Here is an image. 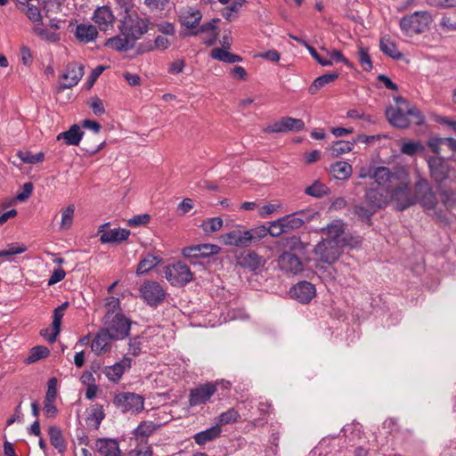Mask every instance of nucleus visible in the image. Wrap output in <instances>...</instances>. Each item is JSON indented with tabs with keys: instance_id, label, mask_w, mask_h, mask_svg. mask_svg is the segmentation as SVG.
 <instances>
[{
	"instance_id": "aec40b11",
	"label": "nucleus",
	"mask_w": 456,
	"mask_h": 456,
	"mask_svg": "<svg viewBox=\"0 0 456 456\" xmlns=\"http://www.w3.org/2000/svg\"><path fill=\"white\" fill-rule=\"evenodd\" d=\"M132 359L125 355L121 361L104 367L103 374L112 382H118L124 372L131 368Z\"/></svg>"
},
{
	"instance_id": "39448f33",
	"label": "nucleus",
	"mask_w": 456,
	"mask_h": 456,
	"mask_svg": "<svg viewBox=\"0 0 456 456\" xmlns=\"http://www.w3.org/2000/svg\"><path fill=\"white\" fill-rule=\"evenodd\" d=\"M113 403L123 413L137 414L144 408V398L135 393L122 392L115 396Z\"/></svg>"
},
{
	"instance_id": "5701e85b",
	"label": "nucleus",
	"mask_w": 456,
	"mask_h": 456,
	"mask_svg": "<svg viewBox=\"0 0 456 456\" xmlns=\"http://www.w3.org/2000/svg\"><path fill=\"white\" fill-rule=\"evenodd\" d=\"M278 264L281 269L287 273H297L303 269L301 260L290 252H283L279 256Z\"/></svg>"
},
{
	"instance_id": "c85d7f7f",
	"label": "nucleus",
	"mask_w": 456,
	"mask_h": 456,
	"mask_svg": "<svg viewBox=\"0 0 456 456\" xmlns=\"http://www.w3.org/2000/svg\"><path fill=\"white\" fill-rule=\"evenodd\" d=\"M84 133L78 125H72L70 128L57 135V140H63L67 145L77 146L82 140Z\"/></svg>"
},
{
	"instance_id": "f8f14e48",
	"label": "nucleus",
	"mask_w": 456,
	"mask_h": 456,
	"mask_svg": "<svg viewBox=\"0 0 456 456\" xmlns=\"http://www.w3.org/2000/svg\"><path fill=\"white\" fill-rule=\"evenodd\" d=\"M305 129V122L300 118L283 117L280 120L266 126L263 132L268 134L299 132Z\"/></svg>"
},
{
	"instance_id": "f257e3e1",
	"label": "nucleus",
	"mask_w": 456,
	"mask_h": 456,
	"mask_svg": "<svg viewBox=\"0 0 456 456\" xmlns=\"http://www.w3.org/2000/svg\"><path fill=\"white\" fill-rule=\"evenodd\" d=\"M395 102V106H389L386 110V117L392 126L398 128H407L411 122L416 125L424 123L425 118L418 108L410 105L402 97H397Z\"/></svg>"
},
{
	"instance_id": "de8ad7c7",
	"label": "nucleus",
	"mask_w": 456,
	"mask_h": 456,
	"mask_svg": "<svg viewBox=\"0 0 456 456\" xmlns=\"http://www.w3.org/2000/svg\"><path fill=\"white\" fill-rule=\"evenodd\" d=\"M43 17L50 18L52 13H58L61 11V4L56 0H39Z\"/></svg>"
},
{
	"instance_id": "20e7f679",
	"label": "nucleus",
	"mask_w": 456,
	"mask_h": 456,
	"mask_svg": "<svg viewBox=\"0 0 456 456\" xmlns=\"http://www.w3.org/2000/svg\"><path fill=\"white\" fill-rule=\"evenodd\" d=\"M147 29V23L136 12L124 15L119 26L120 32L130 37L134 42L145 34Z\"/></svg>"
},
{
	"instance_id": "052dcab7",
	"label": "nucleus",
	"mask_w": 456,
	"mask_h": 456,
	"mask_svg": "<svg viewBox=\"0 0 456 456\" xmlns=\"http://www.w3.org/2000/svg\"><path fill=\"white\" fill-rule=\"evenodd\" d=\"M352 213L354 216H358L362 221L366 222H369L371 216L373 215V211H370V209L360 205H355L352 209Z\"/></svg>"
},
{
	"instance_id": "774afa93",
	"label": "nucleus",
	"mask_w": 456,
	"mask_h": 456,
	"mask_svg": "<svg viewBox=\"0 0 456 456\" xmlns=\"http://www.w3.org/2000/svg\"><path fill=\"white\" fill-rule=\"evenodd\" d=\"M307 50L311 56L322 66L328 67L332 65V61L330 59H326L321 57V55L317 53V51L311 45H307Z\"/></svg>"
},
{
	"instance_id": "a878e982",
	"label": "nucleus",
	"mask_w": 456,
	"mask_h": 456,
	"mask_svg": "<svg viewBox=\"0 0 456 456\" xmlns=\"http://www.w3.org/2000/svg\"><path fill=\"white\" fill-rule=\"evenodd\" d=\"M95 445L102 456H121L118 443L115 439L99 438Z\"/></svg>"
},
{
	"instance_id": "58836bf2",
	"label": "nucleus",
	"mask_w": 456,
	"mask_h": 456,
	"mask_svg": "<svg viewBox=\"0 0 456 456\" xmlns=\"http://www.w3.org/2000/svg\"><path fill=\"white\" fill-rule=\"evenodd\" d=\"M354 141L339 140L335 142L334 144L329 148V151L333 158H337L342 154L350 152L354 149Z\"/></svg>"
},
{
	"instance_id": "5fc2aeb1",
	"label": "nucleus",
	"mask_w": 456,
	"mask_h": 456,
	"mask_svg": "<svg viewBox=\"0 0 456 456\" xmlns=\"http://www.w3.org/2000/svg\"><path fill=\"white\" fill-rule=\"evenodd\" d=\"M283 219L278 218L274 221L269 223V226H266V230L268 231V234L273 237H279L282 233H287L285 226H283Z\"/></svg>"
},
{
	"instance_id": "a211bd4d",
	"label": "nucleus",
	"mask_w": 456,
	"mask_h": 456,
	"mask_svg": "<svg viewBox=\"0 0 456 456\" xmlns=\"http://www.w3.org/2000/svg\"><path fill=\"white\" fill-rule=\"evenodd\" d=\"M236 264L242 268L256 271L265 265V260L255 251L244 250L236 256Z\"/></svg>"
},
{
	"instance_id": "cd10ccee",
	"label": "nucleus",
	"mask_w": 456,
	"mask_h": 456,
	"mask_svg": "<svg viewBox=\"0 0 456 456\" xmlns=\"http://www.w3.org/2000/svg\"><path fill=\"white\" fill-rule=\"evenodd\" d=\"M202 15L199 10L188 7L181 12V23L188 28H195L199 25Z\"/></svg>"
},
{
	"instance_id": "4c0bfd02",
	"label": "nucleus",
	"mask_w": 456,
	"mask_h": 456,
	"mask_svg": "<svg viewBox=\"0 0 456 456\" xmlns=\"http://www.w3.org/2000/svg\"><path fill=\"white\" fill-rule=\"evenodd\" d=\"M48 435L51 444L57 449L59 452H63L66 450V444L61 429L54 426L50 427L48 429Z\"/></svg>"
},
{
	"instance_id": "4468645a",
	"label": "nucleus",
	"mask_w": 456,
	"mask_h": 456,
	"mask_svg": "<svg viewBox=\"0 0 456 456\" xmlns=\"http://www.w3.org/2000/svg\"><path fill=\"white\" fill-rule=\"evenodd\" d=\"M220 247L215 244H199L183 248V256L190 259L191 265H195L194 259L205 258L217 254Z\"/></svg>"
},
{
	"instance_id": "69168bd1",
	"label": "nucleus",
	"mask_w": 456,
	"mask_h": 456,
	"mask_svg": "<svg viewBox=\"0 0 456 456\" xmlns=\"http://www.w3.org/2000/svg\"><path fill=\"white\" fill-rule=\"evenodd\" d=\"M56 384H57V379L55 378H52L49 379L45 401H49V402L55 401L56 396H57Z\"/></svg>"
},
{
	"instance_id": "423d86ee",
	"label": "nucleus",
	"mask_w": 456,
	"mask_h": 456,
	"mask_svg": "<svg viewBox=\"0 0 456 456\" xmlns=\"http://www.w3.org/2000/svg\"><path fill=\"white\" fill-rule=\"evenodd\" d=\"M165 277L172 286L183 287L193 277L189 266L182 262L169 265L165 268Z\"/></svg>"
},
{
	"instance_id": "680f3d73",
	"label": "nucleus",
	"mask_w": 456,
	"mask_h": 456,
	"mask_svg": "<svg viewBox=\"0 0 456 456\" xmlns=\"http://www.w3.org/2000/svg\"><path fill=\"white\" fill-rule=\"evenodd\" d=\"M359 61L364 70L370 71L372 69V62L368 50L363 47L359 49Z\"/></svg>"
},
{
	"instance_id": "f3484780",
	"label": "nucleus",
	"mask_w": 456,
	"mask_h": 456,
	"mask_svg": "<svg viewBox=\"0 0 456 456\" xmlns=\"http://www.w3.org/2000/svg\"><path fill=\"white\" fill-rule=\"evenodd\" d=\"M387 190L385 187H379L371 184L365 193V200L372 208H383L387 203Z\"/></svg>"
},
{
	"instance_id": "6ab92c4d",
	"label": "nucleus",
	"mask_w": 456,
	"mask_h": 456,
	"mask_svg": "<svg viewBox=\"0 0 456 456\" xmlns=\"http://www.w3.org/2000/svg\"><path fill=\"white\" fill-rule=\"evenodd\" d=\"M315 293L314 286L308 281H300L289 290L290 297L303 304L309 303L314 297Z\"/></svg>"
},
{
	"instance_id": "7ed1b4c3",
	"label": "nucleus",
	"mask_w": 456,
	"mask_h": 456,
	"mask_svg": "<svg viewBox=\"0 0 456 456\" xmlns=\"http://www.w3.org/2000/svg\"><path fill=\"white\" fill-rule=\"evenodd\" d=\"M102 322L103 328L112 334L116 340L124 339L129 335L131 321L121 312L106 313Z\"/></svg>"
},
{
	"instance_id": "0eeeda50",
	"label": "nucleus",
	"mask_w": 456,
	"mask_h": 456,
	"mask_svg": "<svg viewBox=\"0 0 456 456\" xmlns=\"http://www.w3.org/2000/svg\"><path fill=\"white\" fill-rule=\"evenodd\" d=\"M414 198L425 210H434L437 205L436 193L428 180L421 177L415 183Z\"/></svg>"
},
{
	"instance_id": "6e6d98bb",
	"label": "nucleus",
	"mask_w": 456,
	"mask_h": 456,
	"mask_svg": "<svg viewBox=\"0 0 456 456\" xmlns=\"http://www.w3.org/2000/svg\"><path fill=\"white\" fill-rule=\"evenodd\" d=\"M443 33L456 31V20L449 15H443L438 24Z\"/></svg>"
},
{
	"instance_id": "c9c22d12",
	"label": "nucleus",
	"mask_w": 456,
	"mask_h": 456,
	"mask_svg": "<svg viewBox=\"0 0 456 456\" xmlns=\"http://www.w3.org/2000/svg\"><path fill=\"white\" fill-rule=\"evenodd\" d=\"M210 56L215 60H218L226 63H235L242 61V58L240 55L232 53L223 48L213 49L211 51Z\"/></svg>"
},
{
	"instance_id": "72a5a7b5",
	"label": "nucleus",
	"mask_w": 456,
	"mask_h": 456,
	"mask_svg": "<svg viewBox=\"0 0 456 456\" xmlns=\"http://www.w3.org/2000/svg\"><path fill=\"white\" fill-rule=\"evenodd\" d=\"M339 74L338 72L329 73L316 77L308 88V93L312 95L316 94L320 89L330 83L334 82Z\"/></svg>"
},
{
	"instance_id": "412c9836",
	"label": "nucleus",
	"mask_w": 456,
	"mask_h": 456,
	"mask_svg": "<svg viewBox=\"0 0 456 456\" xmlns=\"http://www.w3.org/2000/svg\"><path fill=\"white\" fill-rule=\"evenodd\" d=\"M115 340L110 334L103 327L98 331L91 344L92 351L96 354H102L110 351V341Z\"/></svg>"
},
{
	"instance_id": "4be33fe9",
	"label": "nucleus",
	"mask_w": 456,
	"mask_h": 456,
	"mask_svg": "<svg viewBox=\"0 0 456 456\" xmlns=\"http://www.w3.org/2000/svg\"><path fill=\"white\" fill-rule=\"evenodd\" d=\"M93 20L99 26L101 30H107L109 28L113 27L115 16L109 6L103 5L94 11Z\"/></svg>"
},
{
	"instance_id": "f704fd0d",
	"label": "nucleus",
	"mask_w": 456,
	"mask_h": 456,
	"mask_svg": "<svg viewBox=\"0 0 456 456\" xmlns=\"http://www.w3.org/2000/svg\"><path fill=\"white\" fill-rule=\"evenodd\" d=\"M392 177V173L390 172L389 168L386 167H379L373 168L371 178H373L375 181L372 184L379 187H384L387 182L391 181Z\"/></svg>"
},
{
	"instance_id": "ddd939ff",
	"label": "nucleus",
	"mask_w": 456,
	"mask_h": 456,
	"mask_svg": "<svg viewBox=\"0 0 456 456\" xmlns=\"http://www.w3.org/2000/svg\"><path fill=\"white\" fill-rule=\"evenodd\" d=\"M431 178L437 183H441L449 178L451 166L441 156H430L427 159Z\"/></svg>"
},
{
	"instance_id": "c756f323",
	"label": "nucleus",
	"mask_w": 456,
	"mask_h": 456,
	"mask_svg": "<svg viewBox=\"0 0 456 456\" xmlns=\"http://www.w3.org/2000/svg\"><path fill=\"white\" fill-rule=\"evenodd\" d=\"M75 36L78 41L89 43L96 39L98 31L92 24H79L76 28Z\"/></svg>"
},
{
	"instance_id": "bb28decb",
	"label": "nucleus",
	"mask_w": 456,
	"mask_h": 456,
	"mask_svg": "<svg viewBox=\"0 0 456 456\" xmlns=\"http://www.w3.org/2000/svg\"><path fill=\"white\" fill-rule=\"evenodd\" d=\"M247 230H232L223 235L225 245L247 248L249 247Z\"/></svg>"
},
{
	"instance_id": "3c124183",
	"label": "nucleus",
	"mask_w": 456,
	"mask_h": 456,
	"mask_svg": "<svg viewBox=\"0 0 456 456\" xmlns=\"http://www.w3.org/2000/svg\"><path fill=\"white\" fill-rule=\"evenodd\" d=\"M75 207L69 205L61 212V222L60 228L61 230H68L71 227L74 218Z\"/></svg>"
},
{
	"instance_id": "49530a36",
	"label": "nucleus",
	"mask_w": 456,
	"mask_h": 456,
	"mask_svg": "<svg viewBox=\"0 0 456 456\" xmlns=\"http://www.w3.org/2000/svg\"><path fill=\"white\" fill-rule=\"evenodd\" d=\"M249 246L259 242L262 239L268 235L265 225H259L250 230H247Z\"/></svg>"
},
{
	"instance_id": "09e8293b",
	"label": "nucleus",
	"mask_w": 456,
	"mask_h": 456,
	"mask_svg": "<svg viewBox=\"0 0 456 456\" xmlns=\"http://www.w3.org/2000/svg\"><path fill=\"white\" fill-rule=\"evenodd\" d=\"M33 31L36 35H37L40 38L49 41V42H57L60 40V36L56 32H51L48 29L43 28V23L35 24L33 27Z\"/></svg>"
},
{
	"instance_id": "f03ea898",
	"label": "nucleus",
	"mask_w": 456,
	"mask_h": 456,
	"mask_svg": "<svg viewBox=\"0 0 456 456\" xmlns=\"http://www.w3.org/2000/svg\"><path fill=\"white\" fill-rule=\"evenodd\" d=\"M433 17L428 11H417L401 18L399 25L402 32L409 37L419 35L428 30Z\"/></svg>"
},
{
	"instance_id": "a19ab883",
	"label": "nucleus",
	"mask_w": 456,
	"mask_h": 456,
	"mask_svg": "<svg viewBox=\"0 0 456 456\" xmlns=\"http://www.w3.org/2000/svg\"><path fill=\"white\" fill-rule=\"evenodd\" d=\"M380 50L387 56L398 60L402 58V53L397 49L396 45L388 38L382 37L379 42Z\"/></svg>"
},
{
	"instance_id": "c03bdc74",
	"label": "nucleus",
	"mask_w": 456,
	"mask_h": 456,
	"mask_svg": "<svg viewBox=\"0 0 456 456\" xmlns=\"http://www.w3.org/2000/svg\"><path fill=\"white\" fill-rule=\"evenodd\" d=\"M329 191L327 185L317 180L305 189V193L314 198H322L327 195Z\"/></svg>"
},
{
	"instance_id": "6e6552de",
	"label": "nucleus",
	"mask_w": 456,
	"mask_h": 456,
	"mask_svg": "<svg viewBox=\"0 0 456 456\" xmlns=\"http://www.w3.org/2000/svg\"><path fill=\"white\" fill-rule=\"evenodd\" d=\"M344 246L335 240H321L314 248V255L321 262L331 265L339 258Z\"/></svg>"
},
{
	"instance_id": "dca6fc26",
	"label": "nucleus",
	"mask_w": 456,
	"mask_h": 456,
	"mask_svg": "<svg viewBox=\"0 0 456 456\" xmlns=\"http://www.w3.org/2000/svg\"><path fill=\"white\" fill-rule=\"evenodd\" d=\"M84 76V65L77 62H70L67 65L65 72L61 75L64 80L60 85V89L71 88L78 84Z\"/></svg>"
},
{
	"instance_id": "2eb2a0df",
	"label": "nucleus",
	"mask_w": 456,
	"mask_h": 456,
	"mask_svg": "<svg viewBox=\"0 0 456 456\" xmlns=\"http://www.w3.org/2000/svg\"><path fill=\"white\" fill-rule=\"evenodd\" d=\"M391 200L398 211H403L416 203V199L411 195L407 183H402L392 191Z\"/></svg>"
},
{
	"instance_id": "7c9ffc66",
	"label": "nucleus",
	"mask_w": 456,
	"mask_h": 456,
	"mask_svg": "<svg viewBox=\"0 0 456 456\" xmlns=\"http://www.w3.org/2000/svg\"><path fill=\"white\" fill-rule=\"evenodd\" d=\"M134 43L130 37L122 33L117 37L109 38L105 45L116 51H127L134 46Z\"/></svg>"
},
{
	"instance_id": "ea45409f",
	"label": "nucleus",
	"mask_w": 456,
	"mask_h": 456,
	"mask_svg": "<svg viewBox=\"0 0 456 456\" xmlns=\"http://www.w3.org/2000/svg\"><path fill=\"white\" fill-rule=\"evenodd\" d=\"M20 4L23 6L21 9L22 12L34 23V25L42 22L43 12L41 6L38 7L29 3H27L26 4L24 3H20Z\"/></svg>"
},
{
	"instance_id": "2f4dec72",
	"label": "nucleus",
	"mask_w": 456,
	"mask_h": 456,
	"mask_svg": "<svg viewBox=\"0 0 456 456\" xmlns=\"http://www.w3.org/2000/svg\"><path fill=\"white\" fill-rule=\"evenodd\" d=\"M329 171L335 179L346 180L352 175L353 167L346 161H337L330 165Z\"/></svg>"
},
{
	"instance_id": "393cba45",
	"label": "nucleus",
	"mask_w": 456,
	"mask_h": 456,
	"mask_svg": "<svg viewBox=\"0 0 456 456\" xmlns=\"http://www.w3.org/2000/svg\"><path fill=\"white\" fill-rule=\"evenodd\" d=\"M101 233L100 241L105 243H118L126 240L129 235L130 231L123 228H116L110 230H100Z\"/></svg>"
},
{
	"instance_id": "bf43d9fd",
	"label": "nucleus",
	"mask_w": 456,
	"mask_h": 456,
	"mask_svg": "<svg viewBox=\"0 0 456 456\" xmlns=\"http://www.w3.org/2000/svg\"><path fill=\"white\" fill-rule=\"evenodd\" d=\"M105 417L103 409L100 405H94L91 408V412L88 417V420H94L95 428H98L101 422L103 420Z\"/></svg>"
},
{
	"instance_id": "13d9d810",
	"label": "nucleus",
	"mask_w": 456,
	"mask_h": 456,
	"mask_svg": "<svg viewBox=\"0 0 456 456\" xmlns=\"http://www.w3.org/2000/svg\"><path fill=\"white\" fill-rule=\"evenodd\" d=\"M424 147L419 142H403L401 151L403 154L413 156L417 151H423Z\"/></svg>"
},
{
	"instance_id": "603ef678",
	"label": "nucleus",
	"mask_w": 456,
	"mask_h": 456,
	"mask_svg": "<svg viewBox=\"0 0 456 456\" xmlns=\"http://www.w3.org/2000/svg\"><path fill=\"white\" fill-rule=\"evenodd\" d=\"M17 156L20 159L27 164H37L40 163L45 159V154L43 152H38L37 154H32L29 151H19Z\"/></svg>"
},
{
	"instance_id": "473e14b6",
	"label": "nucleus",
	"mask_w": 456,
	"mask_h": 456,
	"mask_svg": "<svg viewBox=\"0 0 456 456\" xmlns=\"http://www.w3.org/2000/svg\"><path fill=\"white\" fill-rule=\"evenodd\" d=\"M222 429L219 425L213 426L204 431L193 436L195 443L199 445H205L207 443L215 440L221 435Z\"/></svg>"
},
{
	"instance_id": "b1692460",
	"label": "nucleus",
	"mask_w": 456,
	"mask_h": 456,
	"mask_svg": "<svg viewBox=\"0 0 456 456\" xmlns=\"http://www.w3.org/2000/svg\"><path fill=\"white\" fill-rule=\"evenodd\" d=\"M281 218L284 220L283 226H285L286 232H289L290 231L301 228L305 222H309L313 218V216L307 212L301 211L298 213L284 216Z\"/></svg>"
},
{
	"instance_id": "e2e57ef3",
	"label": "nucleus",
	"mask_w": 456,
	"mask_h": 456,
	"mask_svg": "<svg viewBox=\"0 0 456 456\" xmlns=\"http://www.w3.org/2000/svg\"><path fill=\"white\" fill-rule=\"evenodd\" d=\"M27 250V247L20 244H10L4 250L0 251V257L21 254Z\"/></svg>"
},
{
	"instance_id": "864d4df0",
	"label": "nucleus",
	"mask_w": 456,
	"mask_h": 456,
	"mask_svg": "<svg viewBox=\"0 0 456 456\" xmlns=\"http://www.w3.org/2000/svg\"><path fill=\"white\" fill-rule=\"evenodd\" d=\"M223 226V220L220 217H212L203 221L201 227L207 233L219 231Z\"/></svg>"
},
{
	"instance_id": "a18cd8bd",
	"label": "nucleus",
	"mask_w": 456,
	"mask_h": 456,
	"mask_svg": "<svg viewBox=\"0 0 456 456\" xmlns=\"http://www.w3.org/2000/svg\"><path fill=\"white\" fill-rule=\"evenodd\" d=\"M245 4L246 0H232V4L224 9L223 17L227 20H233Z\"/></svg>"
},
{
	"instance_id": "338daca9",
	"label": "nucleus",
	"mask_w": 456,
	"mask_h": 456,
	"mask_svg": "<svg viewBox=\"0 0 456 456\" xmlns=\"http://www.w3.org/2000/svg\"><path fill=\"white\" fill-rule=\"evenodd\" d=\"M142 352V341L139 337L130 339L128 344V353L133 356H137Z\"/></svg>"
},
{
	"instance_id": "37998d69",
	"label": "nucleus",
	"mask_w": 456,
	"mask_h": 456,
	"mask_svg": "<svg viewBox=\"0 0 456 456\" xmlns=\"http://www.w3.org/2000/svg\"><path fill=\"white\" fill-rule=\"evenodd\" d=\"M159 427V424L157 425L151 421H142L134 429V435L136 437H148L152 435Z\"/></svg>"
},
{
	"instance_id": "79ce46f5",
	"label": "nucleus",
	"mask_w": 456,
	"mask_h": 456,
	"mask_svg": "<svg viewBox=\"0 0 456 456\" xmlns=\"http://www.w3.org/2000/svg\"><path fill=\"white\" fill-rule=\"evenodd\" d=\"M50 350L45 346H37L30 349L25 362L28 364L34 363L39 360L48 357Z\"/></svg>"
},
{
	"instance_id": "8fccbe9b",
	"label": "nucleus",
	"mask_w": 456,
	"mask_h": 456,
	"mask_svg": "<svg viewBox=\"0 0 456 456\" xmlns=\"http://www.w3.org/2000/svg\"><path fill=\"white\" fill-rule=\"evenodd\" d=\"M240 413L234 408H230L226 411L222 412L217 417V424L216 425H228L232 423H235L240 419Z\"/></svg>"
},
{
	"instance_id": "9d476101",
	"label": "nucleus",
	"mask_w": 456,
	"mask_h": 456,
	"mask_svg": "<svg viewBox=\"0 0 456 456\" xmlns=\"http://www.w3.org/2000/svg\"><path fill=\"white\" fill-rule=\"evenodd\" d=\"M217 391V384L207 382L191 388L189 393L188 403L191 407L206 404Z\"/></svg>"
},
{
	"instance_id": "4d7b16f0",
	"label": "nucleus",
	"mask_w": 456,
	"mask_h": 456,
	"mask_svg": "<svg viewBox=\"0 0 456 456\" xmlns=\"http://www.w3.org/2000/svg\"><path fill=\"white\" fill-rule=\"evenodd\" d=\"M282 205L281 203H268L258 209V215L262 218H267L275 212L281 211Z\"/></svg>"
},
{
	"instance_id": "e433bc0d",
	"label": "nucleus",
	"mask_w": 456,
	"mask_h": 456,
	"mask_svg": "<svg viewBox=\"0 0 456 456\" xmlns=\"http://www.w3.org/2000/svg\"><path fill=\"white\" fill-rule=\"evenodd\" d=\"M161 259L151 254H147L138 264L136 273L137 274H144L152 270Z\"/></svg>"
},
{
	"instance_id": "0e129e2a",
	"label": "nucleus",
	"mask_w": 456,
	"mask_h": 456,
	"mask_svg": "<svg viewBox=\"0 0 456 456\" xmlns=\"http://www.w3.org/2000/svg\"><path fill=\"white\" fill-rule=\"evenodd\" d=\"M443 204L446 208H451L456 204V193L452 191L444 190L440 193Z\"/></svg>"
},
{
	"instance_id": "9b49d317",
	"label": "nucleus",
	"mask_w": 456,
	"mask_h": 456,
	"mask_svg": "<svg viewBox=\"0 0 456 456\" xmlns=\"http://www.w3.org/2000/svg\"><path fill=\"white\" fill-rule=\"evenodd\" d=\"M140 293L144 302L150 306H157L161 304L167 295L162 286L153 281L144 282L140 289Z\"/></svg>"
},
{
	"instance_id": "1a4fd4ad",
	"label": "nucleus",
	"mask_w": 456,
	"mask_h": 456,
	"mask_svg": "<svg viewBox=\"0 0 456 456\" xmlns=\"http://www.w3.org/2000/svg\"><path fill=\"white\" fill-rule=\"evenodd\" d=\"M327 234L326 240H335L338 244L344 247H355L358 244V240L354 238L344 235L345 234V224L341 220H335L327 225L322 230Z\"/></svg>"
}]
</instances>
